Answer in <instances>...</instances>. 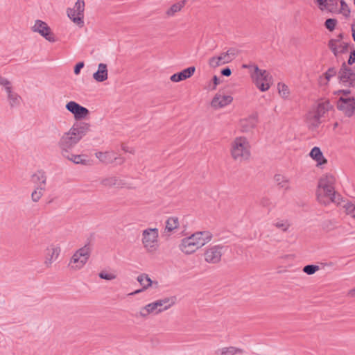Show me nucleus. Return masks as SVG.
I'll list each match as a JSON object with an SVG mask.
<instances>
[{
    "label": "nucleus",
    "mask_w": 355,
    "mask_h": 355,
    "mask_svg": "<svg viewBox=\"0 0 355 355\" xmlns=\"http://www.w3.org/2000/svg\"><path fill=\"white\" fill-rule=\"evenodd\" d=\"M89 130V125L85 123H75L68 132L60 137L58 146L61 154L66 155L80 141Z\"/></svg>",
    "instance_id": "1"
},
{
    "label": "nucleus",
    "mask_w": 355,
    "mask_h": 355,
    "mask_svg": "<svg viewBox=\"0 0 355 355\" xmlns=\"http://www.w3.org/2000/svg\"><path fill=\"white\" fill-rule=\"evenodd\" d=\"M335 177L328 174L322 177L318 182L317 198L320 203L327 205L330 202L340 204V195L335 191Z\"/></svg>",
    "instance_id": "2"
},
{
    "label": "nucleus",
    "mask_w": 355,
    "mask_h": 355,
    "mask_svg": "<svg viewBox=\"0 0 355 355\" xmlns=\"http://www.w3.org/2000/svg\"><path fill=\"white\" fill-rule=\"evenodd\" d=\"M250 144L245 137H236L232 143L231 155L236 161L247 160L250 156Z\"/></svg>",
    "instance_id": "3"
},
{
    "label": "nucleus",
    "mask_w": 355,
    "mask_h": 355,
    "mask_svg": "<svg viewBox=\"0 0 355 355\" xmlns=\"http://www.w3.org/2000/svg\"><path fill=\"white\" fill-rule=\"evenodd\" d=\"M252 78L257 87L261 92H266L270 88L272 76L266 70L260 69L258 66H254Z\"/></svg>",
    "instance_id": "4"
},
{
    "label": "nucleus",
    "mask_w": 355,
    "mask_h": 355,
    "mask_svg": "<svg viewBox=\"0 0 355 355\" xmlns=\"http://www.w3.org/2000/svg\"><path fill=\"white\" fill-rule=\"evenodd\" d=\"M91 253L89 245H85L83 248L78 250L72 256L69 266L75 270L82 268L87 263Z\"/></svg>",
    "instance_id": "5"
},
{
    "label": "nucleus",
    "mask_w": 355,
    "mask_h": 355,
    "mask_svg": "<svg viewBox=\"0 0 355 355\" xmlns=\"http://www.w3.org/2000/svg\"><path fill=\"white\" fill-rule=\"evenodd\" d=\"M227 250V247L222 245H215L208 247L204 254L205 260L209 263H218L221 260L222 255Z\"/></svg>",
    "instance_id": "6"
},
{
    "label": "nucleus",
    "mask_w": 355,
    "mask_h": 355,
    "mask_svg": "<svg viewBox=\"0 0 355 355\" xmlns=\"http://www.w3.org/2000/svg\"><path fill=\"white\" fill-rule=\"evenodd\" d=\"M84 0H77L73 8H68L67 10L68 17L77 25L83 26L84 24Z\"/></svg>",
    "instance_id": "7"
},
{
    "label": "nucleus",
    "mask_w": 355,
    "mask_h": 355,
    "mask_svg": "<svg viewBox=\"0 0 355 355\" xmlns=\"http://www.w3.org/2000/svg\"><path fill=\"white\" fill-rule=\"evenodd\" d=\"M337 109L342 111L346 116H352L355 114V98L340 97L337 102Z\"/></svg>",
    "instance_id": "8"
},
{
    "label": "nucleus",
    "mask_w": 355,
    "mask_h": 355,
    "mask_svg": "<svg viewBox=\"0 0 355 355\" xmlns=\"http://www.w3.org/2000/svg\"><path fill=\"white\" fill-rule=\"evenodd\" d=\"M340 82L345 86H355V73L343 62L338 72Z\"/></svg>",
    "instance_id": "9"
},
{
    "label": "nucleus",
    "mask_w": 355,
    "mask_h": 355,
    "mask_svg": "<svg viewBox=\"0 0 355 355\" xmlns=\"http://www.w3.org/2000/svg\"><path fill=\"white\" fill-rule=\"evenodd\" d=\"M158 230L157 228L146 229L143 231L142 242L146 248L148 250L155 249L157 242Z\"/></svg>",
    "instance_id": "10"
},
{
    "label": "nucleus",
    "mask_w": 355,
    "mask_h": 355,
    "mask_svg": "<svg viewBox=\"0 0 355 355\" xmlns=\"http://www.w3.org/2000/svg\"><path fill=\"white\" fill-rule=\"evenodd\" d=\"M33 32L40 33L46 40L53 42L55 41V37L51 32L50 27L44 21L37 19L35 22V25L32 27Z\"/></svg>",
    "instance_id": "11"
},
{
    "label": "nucleus",
    "mask_w": 355,
    "mask_h": 355,
    "mask_svg": "<svg viewBox=\"0 0 355 355\" xmlns=\"http://www.w3.org/2000/svg\"><path fill=\"white\" fill-rule=\"evenodd\" d=\"M196 244H197L196 241H195V239L191 235L190 236L184 238L182 240L180 245V249L184 254H190L199 249L198 246Z\"/></svg>",
    "instance_id": "12"
},
{
    "label": "nucleus",
    "mask_w": 355,
    "mask_h": 355,
    "mask_svg": "<svg viewBox=\"0 0 355 355\" xmlns=\"http://www.w3.org/2000/svg\"><path fill=\"white\" fill-rule=\"evenodd\" d=\"M233 98L230 95L216 94L213 98L211 105L215 109L222 108L232 103Z\"/></svg>",
    "instance_id": "13"
},
{
    "label": "nucleus",
    "mask_w": 355,
    "mask_h": 355,
    "mask_svg": "<svg viewBox=\"0 0 355 355\" xmlns=\"http://www.w3.org/2000/svg\"><path fill=\"white\" fill-rule=\"evenodd\" d=\"M96 157L102 162L107 164L116 162L117 164H122L123 159L121 157H117L112 152H97L96 153Z\"/></svg>",
    "instance_id": "14"
},
{
    "label": "nucleus",
    "mask_w": 355,
    "mask_h": 355,
    "mask_svg": "<svg viewBox=\"0 0 355 355\" xmlns=\"http://www.w3.org/2000/svg\"><path fill=\"white\" fill-rule=\"evenodd\" d=\"M191 236L196 241V244L199 248L209 242L212 239V234L209 231L196 232L191 234Z\"/></svg>",
    "instance_id": "15"
},
{
    "label": "nucleus",
    "mask_w": 355,
    "mask_h": 355,
    "mask_svg": "<svg viewBox=\"0 0 355 355\" xmlns=\"http://www.w3.org/2000/svg\"><path fill=\"white\" fill-rule=\"evenodd\" d=\"M60 248L59 246L51 245L46 249V259L44 264L46 267H50L52 263L55 261L60 253Z\"/></svg>",
    "instance_id": "16"
},
{
    "label": "nucleus",
    "mask_w": 355,
    "mask_h": 355,
    "mask_svg": "<svg viewBox=\"0 0 355 355\" xmlns=\"http://www.w3.org/2000/svg\"><path fill=\"white\" fill-rule=\"evenodd\" d=\"M176 301V297L172 296L170 297H165L154 302L156 304L157 313H161L165 310L168 309L173 306Z\"/></svg>",
    "instance_id": "17"
},
{
    "label": "nucleus",
    "mask_w": 355,
    "mask_h": 355,
    "mask_svg": "<svg viewBox=\"0 0 355 355\" xmlns=\"http://www.w3.org/2000/svg\"><path fill=\"white\" fill-rule=\"evenodd\" d=\"M196 71L195 67H189L180 72L173 74L170 80L173 82H180L184 80H186L193 76Z\"/></svg>",
    "instance_id": "18"
},
{
    "label": "nucleus",
    "mask_w": 355,
    "mask_h": 355,
    "mask_svg": "<svg viewBox=\"0 0 355 355\" xmlns=\"http://www.w3.org/2000/svg\"><path fill=\"white\" fill-rule=\"evenodd\" d=\"M316 2L321 10L326 9L331 13H336L338 12L337 0H316Z\"/></svg>",
    "instance_id": "19"
},
{
    "label": "nucleus",
    "mask_w": 355,
    "mask_h": 355,
    "mask_svg": "<svg viewBox=\"0 0 355 355\" xmlns=\"http://www.w3.org/2000/svg\"><path fill=\"white\" fill-rule=\"evenodd\" d=\"M231 61V58L224 52L220 53L218 56H214L209 58V64L211 67L216 68L222 64L229 63Z\"/></svg>",
    "instance_id": "20"
},
{
    "label": "nucleus",
    "mask_w": 355,
    "mask_h": 355,
    "mask_svg": "<svg viewBox=\"0 0 355 355\" xmlns=\"http://www.w3.org/2000/svg\"><path fill=\"white\" fill-rule=\"evenodd\" d=\"M240 123L243 132H249L256 126L257 123V115L252 114L249 117L241 120Z\"/></svg>",
    "instance_id": "21"
},
{
    "label": "nucleus",
    "mask_w": 355,
    "mask_h": 355,
    "mask_svg": "<svg viewBox=\"0 0 355 355\" xmlns=\"http://www.w3.org/2000/svg\"><path fill=\"white\" fill-rule=\"evenodd\" d=\"M107 64L100 63L98 67V70L93 74L94 79L97 82H103L107 79Z\"/></svg>",
    "instance_id": "22"
},
{
    "label": "nucleus",
    "mask_w": 355,
    "mask_h": 355,
    "mask_svg": "<svg viewBox=\"0 0 355 355\" xmlns=\"http://www.w3.org/2000/svg\"><path fill=\"white\" fill-rule=\"evenodd\" d=\"M309 155L313 159L317 162L318 165H322L327 162V160L323 156V154L319 147H313L311 149Z\"/></svg>",
    "instance_id": "23"
},
{
    "label": "nucleus",
    "mask_w": 355,
    "mask_h": 355,
    "mask_svg": "<svg viewBox=\"0 0 355 355\" xmlns=\"http://www.w3.org/2000/svg\"><path fill=\"white\" fill-rule=\"evenodd\" d=\"M101 184L105 187L116 186L119 187H123L125 184L123 180L119 179L116 176H110L103 178L101 181Z\"/></svg>",
    "instance_id": "24"
},
{
    "label": "nucleus",
    "mask_w": 355,
    "mask_h": 355,
    "mask_svg": "<svg viewBox=\"0 0 355 355\" xmlns=\"http://www.w3.org/2000/svg\"><path fill=\"white\" fill-rule=\"evenodd\" d=\"M6 92L10 105L12 107L18 106L20 104L21 97L17 93L12 92V87L6 88Z\"/></svg>",
    "instance_id": "25"
},
{
    "label": "nucleus",
    "mask_w": 355,
    "mask_h": 355,
    "mask_svg": "<svg viewBox=\"0 0 355 355\" xmlns=\"http://www.w3.org/2000/svg\"><path fill=\"white\" fill-rule=\"evenodd\" d=\"M243 350L240 348H237L236 347H223L221 349H218L216 353V354L220 355H234L236 354H242L243 353Z\"/></svg>",
    "instance_id": "26"
},
{
    "label": "nucleus",
    "mask_w": 355,
    "mask_h": 355,
    "mask_svg": "<svg viewBox=\"0 0 355 355\" xmlns=\"http://www.w3.org/2000/svg\"><path fill=\"white\" fill-rule=\"evenodd\" d=\"M137 280L139 282V283L144 287V288L147 289L148 287L151 286L153 284H155L156 286L158 285L157 282H153L150 278L148 277V275L143 273L139 275Z\"/></svg>",
    "instance_id": "27"
},
{
    "label": "nucleus",
    "mask_w": 355,
    "mask_h": 355,
    "mask_svg": "<svg viewBox=\"0 0 355 355\" xmlns=\"http://www.w3.org/2000/svg\"><path fill=\"white\" fill-rule=\"evenodd\" d=\"M331 105L328 101L320 103L317 107L316 113L315 114V118L318 121L326 112L331 109Z\"/></svg>",
    "instance_id": "28"
},
{
    "label": "nucleus",
    "mask_w": 355,
    "mask_h": 355,
    "mask_svg": "<svg viewBox=\"0 0 355 355\" xmlns=\"http://www.w3.org/2000/svg\"><path fill=\"white\" fill-rule=\"evenodd\" d=\"M32 181L35 184L44 186L45 187L46 176L42 171H38L32 175Z\"/></svg>",
    "instance_id": "29"
},
{
    "label": "nucleus",
    "mask_w": 355,
    "mask_h": 355,
    "mask_svg": "<svg viewBox=\"0 0 355 355\" xmlns=\"http://www.w3.org/2000/svg\"><path fill=\"white\" fill-rule=\"evenodd\" d=\"M274 180L279 187L283 188L285 190H288L290 189L288 179L284 175L276 174L274 177Z\"/></svg>",
    "instance_id": "30"
},
{
    "label": "nucleus",
    "mask_w": 355,
    "mask_h": 355,
    "mask_svg": "<svg viewBox=\"0 0 355 355\" xmlns=\"http://www.w3.org/2000/svg\"><path fill=\"white\" fill-rule=\"evenodd\" d=\"M343 38V34L340 33L336 39H331L329 42V47L331 51L333 52L335 56H338V49L337 47V44L340 43V41Z\"/></svg>",
    "instance_id": "31"
},
{
    "label": "nucleus",
    "mask_w": 355,
    "mask_h": 355,
    "mask_svg": "<svg viewBox=\"0 0 355 355\" xmlns=\"http://www.w3.org/2000/svg\"><path fill=\"white\" fill-rule=\"evenodd\" d=\"M156 304H155L154 302L152 303L148 304L147 305H146L145 306H144L141 309V310L139 312V315L142 317H146L150 313L157 314L158 313H157V309H156V306H155Z\"/></svg>",
    "instance_id": "32"
},
{
    "label": "nucleus",
    "mask_w": 355,
    "mask_h": 355,
    "mask_svg": "<svg viewBox=\"0 0 355 355\" xmlns=\"http://www.w3.org/2000/svg\"><path fill=\"white\" fill-rule=\"evenodd\" d=\"M186 2H187L186 0H182L176 3H174L167 10L166 14L168 16L174 15L176 12L181 10V9L185 6Z\"/></svg>",
    "instance_id": "33"
},
{
    "label": "nucleus",
    "mask_w": 355,
    "mask_h": 355,
    "mask_svg": "<svg viewBox=\"0 0 355 355\" xmlns=\"http://www.w3.org/2000/svg\"><path fill=\"white\" fill-rule=\"evenodd\" d=\"M179 226V220L177 217H171L167 219L166 221V227L165 229L168 232H172L173 230L177 229Z\"/></svg>",
    "instance_id": "34"
},
{
    "label": "nucleus",
    "mask_w": 355,
    "mask_h": 355,
    "mask_svg": "<svg viewBox=\"0 0 355 355\" xmlns=\"http://www.w3.org/2000/svg\"><path fill=\"white\" fill-rule=\"evenodd\" d=\"M66 157L69 160L73 162L75 164H85L87 162L86 159H83V155H73V154H66V155H62Z\"/></svg>",
    "instance_id": "35"
},
{
    "label": "nucleus",
    "mask_w": 355,
    "mask_h": 355,
    "mask_svg": "<svg viewBox=\"0 0 355 355\" xmlns=\"http://www.w3.org/2000/svg\"><path fill=\"white\" fill-rule=\"evenodd\" d=\"M279 94L284 98H287L290 94V90L286 85L279 83L277 85Z\"/></svg>",
    "instance_id": "36"
},
{
    "label": "nucleus",
    "mask_w": 355,
    "mask_h": 355,
    "mask_svg": "<svg viewBox=\"0 0 355 355\" xmlns=\"http://www.w3.org/2000/svg\"><path fill=\"white\" fill-rule=\"evenodd\" d=\"M45 189V187L42 185H38L36 189L32 193L31 198L33 202H37L43 195L42 191Z\"/></svg>",
    "instance_id": "37"
},
{
    "label": "nucleus",
    "mask_w": 355,
    "mask_h": 355,
    "mask_svg": "<svg viewBox=\"0 0 355 355\" xmlns=\"http://www.w3.org/2000/svg\"><path fill=\"white\" fill-rule=\"evenodd\" d=\"M88 114L89 110L86 107L80 105L79 108L74 114V117L76 119H82L85 118L88 115Z\"/></svg>",
    "instance_id": "38"
},
{
    "label": "nucleus",
    "mask_w": 355,
    "mask_h": 355,
    "mask_svg": "<svg viewBox=\"0 0 355 355\" xmlns=\"http://www.w3.org/2000/svg\"><path fill=\"white\" fill-rule=\"evenodd\" d=\"M343 207L345 209L346 213L355 219V205L348 202L343 205Z\"/></svg>",
    "instance_id": "39"
},
{
    "label": "nucleus",
    "mask_w": 355,
    "mask_h": 355,
    "mask_svg": "<svg viewBox=\"0 0 355 355\" xmlns=\"http://www.w3.org/2000/svg\"><path fill=\"white\" fill-rule=\"evenodd\" d=\"M80 105V104H78V103H76L75 101H70L67 103L66 109L74 115V114L76 112V111L79 108Z\"/></svg>",
    "instance_id": "40"
},
{
    "label": "nucleus",
    "mask_w": 355,
    "mask_h": 355,
    "mask_svg": "<svg viewBox=\"0 0 355 355\" xmlns=\"http://www.w3.org/2000/svg\"><path fill=\"white\" fill-rule=\"evenodd\" d=\"M337 22L338 21L336 19L329 18L326 19L324 26L329 31H333L335 29Z\"/></svg>",
    "instance_id": "41"
},
{
    "label": "nucleus",
    "mask_w": 355,
    "mask_h": 355,
    "mask_svg": "<svg viewBox=\"0 0 355 355\" xmlns=\"http://www.w3.org/2000/svg\"><path fill=\"white\" fill-rule=\"evenodd\" d=\"M340 6L341 8L339 12L346 17H349L350 15V10L347 4L343 0H340Z\"/></svg>",
    "instance_id": "42"
},
{
    "label": "nucleus",
    "mask_w": 355,
    "mask_h": 355,
    "mask_svg": "<svg viewBox=\"0 0 355 355\" xmlns=\"http://www.w3.org/2000/svg\"><path fill=\"white\" fill-rule=\"evenodd\" d=\"M319 269V267L316 265H306L304 267L303 271L306 273L307 275H313Z\"/></svg>",
    "instance_id": "43"
},
{
    "label": "nucleus",
    "mask_w": 355,
    "mask_h": 355,
    "mask_svg": "<svg viewBox=\"0 0 355 355\" xmlns=\"http://www.w3.org/2000/svg\"><path fill=\"white\" fill-rule=\"evenodd\" d=\"M274 225L278 229H281L284 232L286 231L290 226L287 220L277 221Z\"/></svg>",
    "instance_id": "44"
},
{
    "label": "nucleus",
    "mask_w": 355,
    "mask_h": 355,
    "mask_svg": "<svg viewBox=\"0 0 355 355\" xmlns=\"http://www.w3.org/2000/svg\"><path fill=\"white\" fill-rule=\"evenodd\" d=\"M98 277L101 279H105V280H112L116 277V275H114L113 273H108L105 271H101L98 274Z\"/></svg>",
    "instance_id": "45"
},
{
    "label": "nucleus",
    "mask_w": 355,
    "mask_h": 355,
    "mask_svg": "<svg viewBox=\"0 0 355 355\" xmlns=\"http://www.w3.org/2000/svg\"><path fill=\"white\" fill-rule=\"evenodd\" d=\"M337 47L338 49V54L340 53H345L348 51L349 44L343 42L340 44H337Z\"/></svg>",
    "instance_id": "46"
},
{
    "label": "nucleus",
    "mask_w": 355,
    "mask_h": 355,
    "mask_svg": "<svg viewBox=\"0 0 355 355\" xmlns=\"http://www.w3.org/2000/svg\"><path fill=\"white\" fill-rule=\"evenodd\" d=\"M336 73V70L334 67H330L325 73V78L329 80L331 78L334 76Z\"/></svg>",
    "instance_id": "47"
},
{
    "label": "nucleus",
    "mask_w": 355,
    "mask_h": 355,
    "mask_svg": "<svg viewBox=\"0 0 355 355\" xmlns=\"http://www.w3.org/2000/svg\"><path fill=\"white\" fill-rule=\"evenodd\" d=\"M225 54H227L228 57L231 58V60H232L237 55V50L234 48H230L225 52Z\"/></svg>",
    "instance_id": "48"
},
{
    "label": "nucleus",
    "mask_w": 355,
    "mask_h": 355,
    "mask_svg": "<svg viewBox=\"0 0 355 355\" xmlns=\"http://www.w3.org/2000/svg\"><path fill=\"white\" fill-rule=\"evenodd\" d=\"M0 85L3 86L6 90V88L11 87L10 81L1 76H0Z\"/></svg>",
    "instance_id": "49"
},
{
    "label": "nucleus",
    "mask_w": 355,
    "mask_h": 355,
    "mask_svg": "<svg viewBox=\"0 0 355 355\" xmlns=\"http://www.w3.org/2000/svg\"><path fill=\"white\" fill-rule=\"evenodd\" d=\"M84 65H85V64H84V62H78V63L75 65V67H74V70H73L74 73H75L76 75H78V74L80 73V70L84 67Z\"/></svg>",
    "instance_id": "50"
},
{
    "label": "nucleus",
    "mask_w": 355,
    "mask_h": 355,
    "mask_svg": "<svg viewBox=\"0 0 355 355\" xmlns=\"http://www.w3.org/2000/svg\"><path fill=\"white\" fill-rule=\"evenodd\" d=\"M355 62V50L350 53L347 63L349 65H352Z\"/></svg>",
    "instance_id": "51"
},
{
    "label": "nucleus",
    "mask_w": 355,
    "mask_h": 355,
    "mask_svg": "<svg viewBox=\"0 0 355 355\" xmlns=\"http://www.w3.org/2000/svg\"><path fill=\"white\" fill-rule=\"evenodd\" d=\"M221 74L224 76H230L232 74V71L230 67H225L220 71Z\"/></svg>",
    "instance_id": "52"
},
{
    "label": "nucleus",
    "mask_w": 355,
    "mask_h": 355,
    "mask_svg": "<svg viewBox=\"0 0 355 355\" xmlns=\"http://www.w3.org/2000/svg\"><path fill=\"white\" fill-rule=\"evenodd\" d=\"M261 205L263 206V207H268L270 205V201L268 198H263L261 200Z\"/></svg>",
    "instance_id": "53"
},
{
    "label": "nucleus",
    "mask_w": 355,
    "mask_h": 355,
    "mask_svg": "<svg viewBox=\"0 0 355 355\" xmlns=\"http://www.w3.org/2000/svg\"><path fill=\"white\" fill-rule=\"evenodd\" d=\"M351 93V91L349 89H340L335 92V94H342L345 96H347Z\"/></svg>",
    "instance_id": "54"
},
{
    "label": "nucleus",
    "mask_w": 355,
    "mask_h": 355,
    "mask_svg": "<svg viewBox=\"0 0 355 355\" xmlns=\"http://www.w3.org/2000/svg\"><path fill=\"white\" fill-rule=\"evenodd\" d=\"M213 83H214V87H213V89H216V87L220 83V80L219 78L217 77V76H214L213 77Z\"/></svg>",
    "instance_id": "55"
},
{
    "label": "nucleus",
    "mask_w": 355,
    "mask_h": 355,
    "mask_svg": "<svg viewBox=\"0 0 355 355\" xmlns=\"http://www.w3.org/2000/svg\"><path fill=\"white\" fill-rule=\"evenodd\" d=\"M145 290H146V289L144 288V287H142V288H141V289H137V290L129 293L128 295H137L138 293L143 292Z\"/></svg>",
    "instance_id": "56"
},
{
    "label": "nucleus",
    "mask_w": 355,
    "mask_h": 355,
    "mask_svg": "<svg viewBox=\"0 0 355 355\" xmlns=\"http://www.w3.org/2000/svg\"><path fill=\"white\" fill-rule=\"evenodd\" d=\"M313 120H314V122L311 124V125L314 128H317L318 127L319 124L320 123V119L318 121L315 118V116H313Z\"/></svg>",
    "instance_id": "57"
},
{
    "label": "nucleus",
    "mask_w": 355,
    "mask_h": 355,
    "mask_svg": "<svg viewBox=\"0 0 355 355\" xmlns=\"http://www.w3.org/2000/svg\"><path fill=\"white\" fill-rule=\"evenodd\" d=\"M352 37L354 41L355 42V21L352 24Z\"/></svg>",
    "instance_id": "58"
},
{
    "label": "nucleus",
    "mask_w": 355,
    "mask_h": 355,
    "mask_svg": "<svg viewBox=\"0 0 355 355\" xmlns=\"http://www.w3.org/2000/svg\"><path fill=\"white\" fill-rule=\"evenodd\" d=\"M349 295L351 297H355V288L349 291Z\"/></svg>",
    "instance_id": "59"
},
{
    "label": "nucleus",
    "mask_w": 355,
    "mask_h": 355,
    "mask_svg": "<svg viewBox=\"0 0 355 355\" xmlns=\"http://www.w3.org/2000/svg\"><path fill=\"white\" fill-rule=\"evenodd\" d=\"M337 125H338V123H336L334 124V127H337Z\"/></svg>",
    "instance_id": "60"
},
{
    "label": "nucleus",
    "mask_w": 355,
    "mask_h": 355,
    "mask_svg": "<svg viewBox=\"0 0 355 355\" xmlns=\"http://www.w3.org/2000/svg\"><path fill=\"white\" fill-rule=\"evenodd\" d=\"M354 5H355V0H354Z\"/></svg>",
    "instance_id": "61"
}]
</instances>
